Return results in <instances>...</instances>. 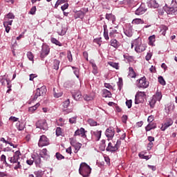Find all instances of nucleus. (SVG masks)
I'll list each match as a JSON object with an SVG mask.
<instances>
[{
	"mask_svg": "<svg viewBox=\"0 0 177 177\" xmlns=\"http://www.w3.org/2000/svg\"><path fill=\"white\" fill-rule=\"evenodd\" d=\"M13 19H15V15H13V13L12 12H9L4 17V20H9V19L13 20Z\"/></svg>",
	"mask_w": 177,
	"mask_h": 177,
	"instance_id": "obj_28",
	"label": "nucleus"
},
{
	"mask_svg": "<svg viewBox=\"0 0 177 177\" xmlns=\"http://www.w3.org/2000/svg\"><path fill=\"white\" fill-rule=\"evenodd\" d=\"M93 138H95V140L97 142L100 140V138H102V131H95L93 132Z\"/></svg>",
	"mask_w": 177,
	"mask_h": 177,
	"instance_id": "obj_16",
	"label": "nucleus"
},
{
	"mask_svg": "<svg viewBox=\"0 0 177 177\" xmlns=\"http://www.w3.org/2000/svg\"><path fill=\"white\" fill-rule=\"evenodd\" d=\"M134 49L137 53H140L146 50V45L142 44V39H136L131 43V49Z\"/></svg>",
	"mask_w": 177,
	"mask_h": 177,
	"instance_id": "obj_2",
	"label": "nucleus"
},
{
	"mask_svg": "<svg viewBox=\"0 0 177 177\" xmlns=\"http://www.w3.org/2000/svg\"><path fill=\"white\" fill-rule=\"evenodd\" d=\"M109 65L111 67H113V68H115L116 70H118L119 66H118V63H115V62H109Z\"/></svg>",
	"mask_w": 177,
	"mask_h": 177,
	"instance_id": "obj_46",
	"label": "nucleus"
},
{
	"mask_svg": "<svg viewBox=\"0 0 177 177\" xmlns=\"http://www.w3.org/2000/svg\"><path fill=\"white\" fill-rule=\"evenodd\" d=\"M105 19H106V20H109V21H112L113 24L115 23V16L113 14H106L105 16Z\"/></svg>",
	"mask_w": 177,
	"mask_h": 177,
	"instance_id": "obj_19",
	"label": "nucleus"
},
{
	"mask_svg": "<svg viewBox=\"0 0 177 177\" xmlns=\"http://www.w3.org/2000/svg\"><path fill=\"white\" fill-rule=\"evenodd\" d=\"M10 121H12V122H17V121H19V118H16L15 116H10L9 118Z\"/></svg>",
	"mask_w": 177,
	"mask_h": 177,
	"instance_id": "obj_57",
	"label": "nucleus"
},
{
	"mask_svg": "<svg viewBox=\"0 0 177 177\" xmlns=\"http://www.w3.org/2000/svg\"><path fill=\"white\" fill-rule=\"evenodd\" d=\"M156 128V125L149 123L146 127L145 129L147 132H149V131H151V129H154Z\"/></svg>",
	"mask_w": 177,
	"mask_h": 177,
	"instance_id": "obj_33",
	"label": "nucleus"
},
{
	"mask_svg": "<svg viewBox=\"0 0 177 177\" xmlns=\"http://www.w3.org/2000/svg\"><path fill=\"white\" fill-rule=\"evenodd\" d=\"M72 68L73 70V73L77 77V78H80V69L78 68H75L74 66H72Z\"/></svg>",
	"mask_w": 177,
	"mask_h": 177,
	"instance_id": "obj_35",
	"label": "nucleus"
},
{
	"mask_svg": "<svg viewBox=\"0 0 177 177\" xmlns=\"http://www.w3.org/2000/svg\"><path fill=\"white\" fill-rule=\"evenodd\" d=\"M110 44L111 46L115 48L120 46V42H118V41H117L115 39H112L110 41Z\"/></svg>",
	"mask_w": 177,
	"mask_h": 177,
	"instance_id": "obj_24",
	"label": "nucleus"
},
{
	"mask_svg": "<svg viewBox=\"0 0 177 177\" xmlns=\"http://www.w3.org/2000/svg\"><path fill=\"white\" fill-rule=\"evenodd\" d=\"M126 105L127 106L128 109H131L132 107V100H127Z\"/></svg>",
	"mask_w": 177,
	"mask_h": 177,
	"instance_id": "obj_54",
	"label": "nucleus"
},
{
	"mask_svg": "<svg viewBox=\"0 0 177 177\" xmlns=\"http://www.w3.org/2000/svg\"><path fill=\"white\" fill-rule=\"evenodd\" d=\"M66 121L64 120L63 118H59L58 120H57V125L59 127H63V125H65Z\"/></svg>",
	"mask_w": 177,
	"mask_h": 177,
	"instance_id": "obj_32",
	"label": "nucleus"
},
{
	"mask_svg": "<svg viewBox=\"0 0 177 177\" xmlns=\"http://www.w3.org/2000/svg\"><path fill=\"white\" fill-rule=\"evenodd\" d=\"M39 96H41L39 95V93L38 92V90H36V93H35V95L33 97V100H37V99H38V97H39Z\"/></svg>",
	"mask_w": 177,
	"mask_h": 177,
	"instance_id": "obj_59",
	"label": "nucleus"
},
{
	"mask_svg": "<svg viewBox=\"0 0 177 177\" xmlns=\"http://www.w3.org/2000/svg\"><path fill=\"white\" fill-rule=\"evenodd\" d=\"M53 92H54V97L59 98V97H62V96H63V92L62 91V90L55 89L54 88Z\"/></svg>",
	"mask_w": 177,
	"mask_h": 177,
	"instance_id": "obj_20",
	"label": "nucleus"
},
{
	"mask_svg": "<svg viewBox=\"0 0 177 177\" xmlns=\"http://www.w3.org/2000/svg\"><path fill=\"white\" fill-rule=\"evenodd\" d=\"M62 3H64V0H57L55 5V8L57 9V8H59V5H62Z\"/></svg>",
	"mask_w": 177,
	"mask_h": 177,
	"instance_id": "obj_49",
	"label": "nucleus"
},
{
	"mask_svg": "<svg viewBox=\"0 0 177 177\" xmlns=\"http://www.w3.org/2000/svg\"><path fill=\"white\" fill-rule=\"evenodd\" d=\"M26 163L28 164V165H32V164H34V158L33 156H32V158L27 160H26Z\"/></svg>",
	"mask_w": 177,
	"mask_h": 177,
	"instance_id": "obj_53",
	"label": "nucleus"
},
{
	"mask_svg": "<svg viewBox=\"0 0 177 177\" xmlns=\"http://www.w3.org/2000/svg\"><path fill=\"white\" fill-rule=\"evenodd\" d=\"M1 161L3 162V164H7V162H6V156H5L3 154L1 155Z\"/></svg>",
	"mask_w": 177,
	"mask_h": 177,
	"instance_id": "obj_58",
	"label": "nucleus"
},
{
	"mask_svg": "<svg viewBox=\"0 0 177 177\" xmlns=\"http://www.w3.org/2000/svg\"><path fill=\"white\" fill-rule=\"evenodd\" d=\"M35 12H37V7L36 6H33L32 7V8L30 9L29 13L30 15H35Z\"/></svg>",
	"mask_w": 177,
	"mask_h": 177,
	"instance_id": "obj_55",
	"label": "nucleus"
},
{
	"mask_svg": "<svg viewBox=\"0 0 177 177\" xmlns=\"http://www.w3.org/2000/svg\"><path fill=\"white\" fill-rule=\"evenodd\" d=\"M152 56H153V53H151V52L147 53V54L145 57V60L149 62V60H150L151 59Z\"/></svg>",
	"mask_w": 177,
	"mask_h": 177,
	"instance_id": "obj_48",
	"label": "nucleus"
},
{
	"mask_svg": "<svg viewBox=\"0 0 177 177\" xmlns=\"http://www.w3.org/2000/svg\"><path fill=\"white\" fill-rule=\"evenodd\" d=\"M156 42V35H153L149 37V45H153Z\"/></svg>",
	"mask_w": 177,
	"mask_h": 177,
	"instance_id": "obj_34",
	"label": "nucleus"
},
{
	"mask_svg": "<svg viewBox=\"0 0 177 177\" xmlns=\"http://www.w3.org/2000/svg\"><path fill=\"white\" fill-rule=\"evenodd\" d=\"M128 77H129V78H135L136 77V73H135L133 68H132V67L129 68Z\"/></svg>",
	"mask_w": 177,
	"mask_h": 177,
	"instance_id": "obj_22",
	"label": "nucleus"
},
{
	"mask_svg": "<svg viewBox=\"0 0 177 177\" xmlns=\"http://www.w3.org/2000/svg\"><path fill=\"white\" fill-rule=\"evenodd\" d=\"M38 107H39V103L36 104L35 106H30L28 109V111L30 113H32L33 111H35V110H37L38 109Z\"/></svg>",
	"mask_w": 177,
	"mask_h": 177,
	"instance_id": "obj_31",
	"label": "nucleus"
},
{
	"mask_svg": "<svg viewBox=\"0 0 177 177\" xmlns=\"http://www.w3.org/2000/svg\"><path fill=\"white\" fill-rule=\"evenodd\" d=\"M67 57L69 62H73V55H71V51H68Z\"/></svg>",
	"mask_w": 177,
	"mask_h": 177,
	"instance_id": "obj_51",
	"label": "nucleus"
},
{
	"mask_svg": "<svg viewBox=\"0 0 177 177\" xmlns=\"http://www.w3.org/2000/svg\"><path fill=\"white\" fill-rule=\"evenodd\" d=\"M114 135H115V131L113 127L108 128L105 131V136L108 138L109 140L113 139Z\"/></svg>",
	"mask_w": 177,
	"mask_h": 177,
	"instance_id": "obj_10",
	"label": "nucleus"
},
{
	"mask_svg": "<svg viewBox=\"0 0 177 177\" xmlns=\"http://www.w3.org/2000/svg\"><path fill=\"white\" fill-rule=\"evenodd\" d=\"M146 12V8H145L144 5H141L135 12L136 15L138 16H140V15H143Z\"/></svg>",
	"mask_w": 177,
	"mask_h": 177,
	"instance_id": "obj_18",
	"label": "nucleus"
},
{
	"mask_svg": "<svg viewBox=\"0 0 177 177\" xmlns=\"http://www.w3.org/2000/svg\"><path fill=\"white\" fill-rule=\"evenodd\" d=\"M87 122L91 127H96V125H97V122L93 120V119H88Z\"/></svg>",
	"mask_w": 177,
	"mask_h": 177,
	"instance_id": "obj_36",
	"label": "nucleus"
},
{
	"mask_svg": "<svg viewBox=\"0 0 177 177\" xmlns=\"http://www.w3.org/2000/svg\"><path fill=\"white\" fill-rule=\"evenodd\" d=\"M55 133L57 136H62L63 131H62V128L57 127L55 131Z\"/></svg>",
	"mask_w": 177,
	"mask_h": 177,
	"instance_id": "obj_43",
	"label": "nucleus"
},
{
	"mask_svg": "<svg viewBox=\"0 0 177 177\" xmlns=\"http://www.w3.org/2000/svg\"><path fill=\"white\" fill-rule=\"evenodd\" d=\"M150 3L152 8H158V4L157 3V1H156V0H151Z\"/></svg>",
	"mask_w": 177,
	"mask_h": 177,
	"instance_id": "obj_44",
	"label": "nucleus"
},
{
	"mask_svg": "<svg viewBox=\"0 0 177 177\" xmlns=\"http://www.w3.org/2000/svg\"><path fill=\"white\" fill-rule=\"evenodd\" d=\"M49 139L46 138V136L42 135L40 136L39 140L38 146L39 147H44V146H48Z\"/></svg>",
	"mask_w": 177,
	"mask_h": 177,
	"instance_id": "obj_6",
	"label": "nucleus"
},
{
	"mask_svg": "<svg viewBox=\"0 0 177 177\" xmlns=\"http://www.w3.org/2000/svg\"><path fill=\"white\" fill-rule=\"evenodd\" d=\"M70 143L71 145V146L74 147L75 145H77L78 142H77V140L74 138H70Z\"/></svg>",
	"mask_w": 177,
	"mask_h": 177,
	"instance_id": "obj_52",
	"label": "nucleus"
},
{
	"mask_svg": "<svg viewBox=\"0 0 177 177\" xmlns=\"http://www.w3.org/2000/svg\"><path fill=\"white\" fill-rule=\"evenodd\" d=\"M174 124V121L171 118H167L166 121L162 124V127L160 128L161 131H165V129H168L171 125Z\"/></svg>",
	"mask_w": 177,
	"mask_h": 177,
	"instance_id": "obj_12",
	"label": "nucleus"
},
{
	"mask_svg": "<svg viewBox=\"0 0 177 177\" xmlns=\"http://www.w3.org/2000/svg\"><path fill=\"white\" fill-rule=\"evenodd\" d=\"M41 156H48V150L46 149H43L41 151Z\"/></svg>",
	"mask_w": 177,
	"mask_h": 177,
	"instance_id": "obj_61",
	"label": "nucleus"
},
{
	"mask_svg": "<svg viewBox=\"0 0 177 177\" xmlns=\"http://www.w3.org/2000/svg\"><path fill=\"white\" fill-rule=\"evenodd\" d=\"M49 52H50V48H49V46L46 44H43L40 53L41 59H45V57H46V56L49 55Z\"/></svg>",
	"mask_w": 177,
	"mask_h": 177,
	"instance_id": "obj_5",
	"label": "nucleus"
},
{
	"mask_svg": "<svg viewBox=\"0 0 177 177\" xmlns=\"http://www.w3.org/2000/svg\"><path fill=\"white\" fill-rule=\"evenodd\" d=\"M55 156H56V158H57L58 160H64V156L60 154V153H56Z\"/></svg>",
	"mask_w": 177,
	"mask_h": 177,
	"instance_id": "obj_56",
	"label": "nucleus"
},
{
	"mask_svg": "<svg viewBox=\"0 0 177 177\" xmlns=\"http://www.w3.org/2000/svg\"><path fill=\"white\" fill-rule=\"evenodd\" d=\"M52 44H55V45H57V46H62L63 45L62 44V43H60V41H59V40L56 39V38H51L50 39Z\"/></svg>",
	"mask_w": 177,
	"mask_h": 177,
	"instance_id": "obj_30",
	"label": "nucleus"
},
{
	"mask_svg": "<svg viewBox=\"0 0 177 177\" xmlns=\"http://www.w3.org/2000/svg\"><path fill=\"white\" fill-rule=\"evenodd\" d=\"M128 120V116L126 115H123L122 117V121L124 122V124H127V121Z\"/></svg>",
	"mask_w": 177,
	"mask_h": 177,
	"instance_id": "obj_60",
	"label": "nucleus"
},
{
	"mask_svg": "<svg viewBox=\"0 0 177 177\" xmlns=\"http://www.w3.org/2000/svg\"><path fill=\"white\" fill-rule=\"evenodd\" d=\"M70 106V99H67L64 102L63 106L64 109H67Z\"/></svg>",
	"mask_w": 177,
	"mask_h": 177,
	"instance_id": "obj_47",
	"label": "nucleus"
},
{
	"mask_svg": "<svg viewBox=\"0 0 177 177\" xmlns=\"http://www.w3.org/2000/svg\"><path fill=\"white\" fill-rule=\"evenodd\" d=\"M138 88H148L149 87V82L146 80V77H141L138 84Z\"/></svg>",
	"mask_w": 177,
	"mask_h": 177,
	"instance_id": "obj_11",
	"label": "nucleus"
},
{
	"mask_svg": "<svg viewBox=\"0 0 177 177\" xmlns=\"http://www.w3.org/2000/svg\"><path fill=\"white\" fill-rule=\"evenodd\" d=\"M82 147V144L77 142L76 145H74L73 147H75V149L77 151L75 153H77L80 149Z\"/></svg>",
	"mask_w": 177,
	"mask_h": 177,
	"instance_id": "obj_45",
	"label": "nucleus"
},
{
	"mask_svg": "<svg viewBox=\"0 0 177 177\" xmlns=\"http://www.w3.org/2000/svg\"><path fill=\"white\" fill-rule=\"evenodd\" d=\"M158 82L160 84V85H166V82L165 80H164V77H162V76H160L158 77Z\"/></svg>",
	"mask_w": 177,
	"mask_h": 177,
	"instance_id": "obj_39",
	"label": "nucleus"
},
{
	"mask_svg": "<svg viewBox=\"0 0 177 177\" xmlns=\"http://www.w3.org/2000/svg\"><path fill=\"white\" fill-rule=\"evenodd\" d=\"M117 85H118V86L119 91H121V89H122V85H123V83H122V78L119 77V80H118V82H117Z\"/></svg>",
	"mask_w": 177,
	"mask_h": 177,
	"instance_id": "obj_38",
	"label": "nucleus"
},
{
	"mask_svg": "<svg viewBox=\"0 0 177 177\" xmlns=\"http://www.w3.org/2000/svg\"><path fill=\"white\" fill-rule=\"evenodd\" d=\"M102 93L103 97H111V92L109 90L104 88L103 89Z\"/></svg>",
	"mask_w": 177,
	"mask_h": 177,
	"instance_id": "obj_25",
	"label": "nucleus"
},
{
	"mask_svg": "<svg viewBox=\"0 0 177 177\" xmlns=\"http://www.w3.org/2000/svg\"><path fill=\"white\" fill-rule=\"evenodd\" d=\"M86 131H85V129L80 128V129H77L75 131L74 136H81L82 138H86Z\"/></svg>",
	"mask_w": 177,
	"mask_h": 177,
	"instance_id": "obj_14",
	"label": "nucleus"
},
{
	"mask_svg": "<svg viewBox=\"0 0 177 177\" xmlns=\"http://www.w3.org/2000/svg\"><path fill=\"white\" fill-rule=\"evenodd\" d=\"M72 96L75 100H81L82 99V95L80 91H74L71 92Z\"/></svg>",
	"mask_w": 177,
	"mask_h": 177,
	"instance_id": "obj_15",
	"label": "nucleus"
},
{
	"mask_svg": "<svg viewBox=\"0 0 177 177\" xmlns=\"http://www.w3.org/2000/svg\"><path fill=\"white\" fill-rule=\"evenodd\" d=\"M27 57L31 62H34V55H32V53L28 52L27 53Z\"/></svg>",
	"mask_w": 177,
	"mask_h": 177,
	"instance_id": "obj_42",
	"label": "nucleus"
},
{
	"mask_svg": "<svg viewBox=\"0 0 177 177\" xmlns=\"http://www.w3.org/2000/svg\"><path fill=\"white\" fill-rule=\"evenodd\" d=\"M163 9L167 15H177V6L168 7V6H165Z\"/></svg>",
	"mask_w": 177,
	"mask_h": 177,
	"instance_id": "obj_9",
	"label": "nucleus"
},
{
	"mask_svg": "<svg viewBox=\"0 0 177 177\" xmlns=\"http://www.w3.org/2000/svg\"><path fill=\"white\" fill-rule=\"evenodd\" d=\"M104 86H105V88H107L108 89H113V86H111L109 83H105Z\"/></svg>",
	"mask_w": 177,
	"mask_h": 177,
	"instance_id": "obj_63",
	"label": "nucleus"
},
{
	"mask_svg": "<svg viewBox=\"0 0 177 177\" xmlns=\"http://www.w3.org/2000/svg\"><path fill=\"white\" fill-rule=\"evenodd\" d=\"M115 34H117V30H113L111 32H109L110 37H114Z\"/></svg>",
	"mask_w": 177,
	"mask_h": 177,
	"instance_id": "obj_64",
	"label": "nucleus"
},
{
	"mask_svg": "<svg viewBox=\"0 0 177 177\" xmlns=\"http://www.w3.org/2000/svg\"><path fill=\"white\" fill-rule=\"evenodd\" d=\"M124 33L127 37H131L132 35H133V31L132 30V27L127 28L126 30H124Z\"/></svg>",
	"mask_w": 177,
	"mask_h": 177,
	"instance_id": "obj_21",
	"label": "nucleus"
},
{
	"mask_svg": "<svg viewBox=\"0 0 177 177\" xmlns=\"http://www.w3.org/2000/svg\"><path fill=\"white\" fill-rule=\"evenodd\" d=\"M68 8V3H65L64 6L61 7V9L63 12H64V10H66V9H67Z\"/></svg>",
	"mask_w": 177,
	"mask_h": 177,
	"instance_id": "obj_62",
	"label": "nucleus"
},
{
	"mask_svg": "<svg viewBox=\"0 0 177 177\" xmlns=\"http://www.w3.org/2000/svg\"><path fill=\"white\" fill-rule=\"evenodd\" d=\"M60 64V61L57 59H55L53 62V68L54 70H59V66Z\"/></svg>",
	"mask_w": 177,
	"mask_h": 177,
	"instance_id": "obj_29",
	"label": "nucleus"
},
{
	"mask_svg": "<svg viewBox=\"0 0 177 177\" xmlns=\"http://www.w3.org/2000/svg\"><path fill=\"white\" fill-rule=\"evenodd\" d=\"M146 96V93L143 91H138L136 95L135 98V104H139V103H142V100H143V97Z\"/></svg>",
	"mask_w": 177,
	"mask_h": 177,
	"instance_id": "obj_8",
	"label": "nucleus"
},
{
	"mask_svg": "<svg viewBox=\"0 0 177 177\" xmlns=\"http://www.w3.org/2000/svg\"><path fill=\"white\" fill-rule=\"evenodd\" d=\"M95 97H93V95H86L84 96V100H86V102H89L91 100H93Z\"/></svg>",
	"mask_w": 177,
	"mask_h": 177,
	"instance_id": "obj_40",
	"label": "nucleus"
},
{
	"mask_svg": "<svg viewBox=\"0 0 177 177\" xmlns=\"http://www.w3.org/2000/svg\"><path fill=\"white\" fill-rule=\"evenodd\" d=\"M36 128L39 129H43V131H46L48 129V123L45 120H40L36 123Z\"/></svg>",
	"mask_w": 177,
	"mask_h": 177,
	"instance_id": "obj_7",
	"label": "nucleus"
},
{
	"mask_svg": "<svg viewBox=\"0 0 177 177\" xmlns=\"http://www.w3.org/2000/svg\"><path fill=\"white\" fill-rule=\"evenodd\" d=\"M70 124H75L77 122V116H73L69 119Z\"/></svg>",
	"mask_w": 177,
	"mask_h": 177,
	"instance_id": "obj_50",
	"label": "nucleus"
},
{
	"mask_svg": "<svg viewBox=\"0 0 177 177\" xmlns=\"http://www.w3.org/2000/svg\"><path fill=\"white\" fill-rule=\"evenodd\" d=\"M37 91H38L39 95L40 96H44V95H45V93H46V86H43L40 88H38Z\"/></svg>",
	"mask_w": 177,
	"mask_h": 177,
	"instance_id": "obj_23",
	"label": "nucleus"
},
{
	"mask_svg": "<svg viewBox=\"0 0 177 177\" xmlns=\"http://www.w3.org/2000/svg\"><path fill=\"white\" fill-rule=\"evenodd\" d=\"M34 174L35 175L36 177H42V176L44 175V171H42V170H39V171H35Z\"/></svg>",
	"mask_w": 177,
	"mask_h": 177,
	"instance_id": "obj_41",
	"label": "nucleus"
},
{
	"mask_svg": "<svg viewBox=\"0 0 177 177\" xmlns=\"http://www.w3.org/2000/svg\"><path fill=\"white\" fill-rule=\"evenodd\" d=\"M133 24H145V21L142 19L136 18L132 21Z\"/></svg>",
	"mask_w": 177,
	"mask_h": 177,
	"instance_id": "obj_26",
	"label": "nucleus"
},
{
	"mask_svg": "<svg viewBox=\"0 0 177 177\" xmlns=\"http://www.w3.org/2000/svg\"><path fill=\"white\" fill-rule=\"evenodd\" d=\"M106 151H110L111 153H114L118 150V147L115 145V142H109L108 147L106 149Z\"/></svg>",
	"mask_w": 177,
	"mask_h": 177,
	"instance_id": "obj_13",
	"label": "nucleus"
},
{
	"mask_svg": "<svg viewBox=\"0 0 177 177\" xmlns=\"http://www.w3.org/2000/svg\"><path fill=\"white\" fill-rule=\"evenodd\" d=\"M16 127L18 129V131H23L24 129V123L18 122L16 124Z\"/></svg>",
	"mask_w": 177,
	"mask_h": 177,
	"instance_id": "obj_27",
	"label": "nucleus"
},
{
	"mask_svg": "<svg viewBox=\"0 0 177 177\" xmlns=\"http://www.w3.org/2000/svg\"><path fill=\"white\" fill-rule=\"evenodd\" d=\"M162 99V94L160 91H157L156 94L150 99L149 106L151 109H154V106H156V103L157 102H160Z\"/></svg>",
	"mask_w": 177,
	"mask_h": 177,
	"instance_id": "obj_4",
	"label": "nucleus"
},
{
	"mask_svg": "<svg viewBox=\"0 0 177 177\" xmlns=\"http://www.w3.org/2000/svg\"><path fill=\"white\" fill-rule=\"evenodd\" d=\"M12 23H13V20L6 19L4 20L3 24L4 27H7V26H12Z\"/></svg>",
	"mask_w": 177,
	"mask_h": 177,
	"instance_id": "obj_37",
	"label": "nucleus"
},
{
	"mask_svg": "<svg viewBox=\"0 0 177 177\" xmlns=\"http://www.w3.org/2000/svg\"><path fill=\"white\" fill-rule=\"evenodd\" d=\"M10 162L13 164L14 169H20L21 165L20 162V151H17L12 157L8 158Z\"/></svg>",
	"mask_w": 177,
	"mask_h": 177,
	"instance_id": "obj_1",
	"label": "nucleus"
},
{
	"mask_svg": "<svg viewBox=\"0 0 177 177\" xmlns=\"http://www.w3.org/2000/svg\"><path fill=\"white\" fill-rule=\"evenodd\" d=\"M91 172H92V169L89 165H88V164L86 162H82L80 164L79 173L82 175V176L88 177L89 175H91Z\"/></svg>",
	"mask_w": 177,
	"mask_h": 177,
	"instance_id": "obj_3",
	"label": "nucleus"
},
{
	"mask_svg": "<svg viewBox=\"0 0 177 177\" xmlns=\"http://www.w3.org/2000/svg\"><path fill=\"white\" fill-rule=\"evenodd\" d=\"M32 156H33V161L36 167H41V156H39V155H32Z\"/></svg>",
	"mask_w": 177,
	"mask_h": 177,
	"instance_id": "obj_17",
	"label": "nucleus"
}]
</instances>
